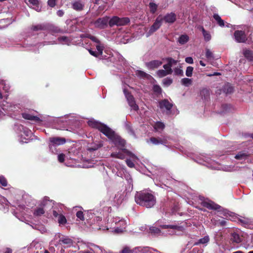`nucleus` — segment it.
<instances>
[{
    "instance_id": "35",
    "label": "nucleus",
    "mask_w": 253,
    "mask_h": 253,
    "mask_svg": "<svg viewBox=\"0 0 253 253\" xmlns=\"http://www.w3.org/2000/svg\"><path fill=\"white\" fill-rule=\"evenodd\" d=\"M199 29L202 32L204 40L206 42L210 41L211 40V36L210 33L209 32L206 31L203 26L200 27Z\"/></svg>"
},
{
    "instance_id": "60",
    "label": "nucleus",
    "mask_w": 253,
    "mask_h": 253,
    "mask_svg": "<svg viewBox=\"0 0 253 253\" xmlns=\"http://www.w3.org/2000/svg\"><path fill=\"white\" fill-rule=\"evenodd\" d=\"M0 184L1 186L5 187L7 185V182L6 178L2 175L0 176Z\"/></svg>"
},
{
    "instance_id": "48",
    "label": "nucleus",
    "mask_w": 253,
    "mask_h": 253,
    "mask_svg": "<svg viewBox=\"0 0 253 253\" xmlns=\"http://www.w3.org/2000/svg\"><path fill=\"white\" fill-rule=\"evenodd\" d=\"M153 90L157 95H160L162 92L161 87L159 85L157 84L153 85Z\"/></svg>"
},
{
    "instance_id": "63",
    "label": "nucleus",
    "mask_w": 253,
    "mask_h": 253,
    "mask_svg": "<svg viewBox=\"0 0 253 253\" xmlns=\"http://www.w3.org/2000/svg\"><path fill=\"white\" fill-rule=\"evenodd\" d=\"M76 216L79 219L81 220H84V215L83 211H77L76 213Z\"/></svg>"
},
{
    "instance_id": "55",
    "label": "nucleus",
    "mask_w": 253,
    "mask_h": 253,
    "mask_svg": "<svg viewBox=\"0 0 253 253\" xmlns=\"http://www.w3.org/2000/svg\"><path fill=\"white\" fill-rule=\"evenodd\" d=\"M102 144L100 143L99 144H95L92 147L87 148V150L89 152H92L97 150L98 148L102 146Z\"/></svg>"
},
{
    "instance_id": "20",
    "label": "nucleus",
    "mask_w": 253,
    "mask_h": 253,
    "mask_svg": "<svg viewBox=\"0 0 253 253\" xmlns=\"http://www.w3.org/2000/svg\"><path fill=\"white\" fill-rule=\"evenodd\" d=\"M66 139L64 137H51L49 138V143H51L52 145L59 146L64 144L66 143Z\"/></svg>"
},
{
    "instance_id": "47",
    "label": "nucleus",
    "mask_w": 253,
    "mask_h": 253,
    "mask_svg": "<svg viewBox=\"0 0 253 253\" xmlns=\"http://www.w3.org/2000/svg\"><path fill=\"white\" fill-rule=\"evenodd\" d=\"M192 80L189 78H183L181 80V84L186 86H188L192 84Z\"/></svg>"
},
{
    "instance_id": "39",
    "label": "nucleus",
    "mask_w": 253,
    "mask_h": 253,
    "mask_svg": "<svg viewBox=\"0 0 253 253\" xmlns=\"http://www.w3.org/2000/svg\"><path fill=\"white\" fill-rule=\"evenodd\" d=\"M156 74L159 78H163L167 75L171 74L169 73L168 71L164 69L159 70L157 71Z\"/></svg>"
},
{
    "instance_id": "45",
    "label": "nucleus",
    "mask_w": 253,
    "mask_h": 253,
    "mask_svg": "<svg viewBox=\"0 0 253 253\" xmlns=\"http://www.w3.org/2000/svg\"><path fill=\"white\" fill-rule=\"evenodd\" d=\"M189 40V37L188 36L186 35H181L178 39V42L181 44H183L186 43Z\"/></svg>"
},
{
    "instance_id": "40",
    "label": "nucleus",
    "mask_w": 253,
    "mask_h": 253,
    "mask_svg": "<svg viewBox=\"0 0 253 253\" xmlns=\"http://www.w3.org/2000/svg\"><path fill=\"white\" fill-rule=\"evenodd\" d=\"M0 87H2L5 92H8L10 89L9 84L6 81L3 80L0 81Z\"/></svg>"
},
{
    "instance_id": "25",
    "label": "nucleus",
    "mask_w": 253,
    "mask_h": 253,
    "mask_svg": "<svg viewBox=\"0 0 253 253\" xmlns=\"http://www.w3.org/2000/svg\"><path fill=\"white\" fill-rule=\"evenodd\" d=\"M250 153L247 150H244L239 151L235 156L234 158L238 160L245 161L248 158Z\"/></svg>"
},
{
    "instance_id": "27",
    "label": "nucleus",
    "mask_w": 253,
    "mask_h": 253,
    "mask_svg": "<svg viewBox=\"0 0 253 253\" xmlns=\"http://www.w3.org/2000/svg\"><path fill=\"white\" fill-rule=\"evenodd\" d=\"M159 107L161 109H165L166 110L169 111L172 107V104L168 100L164 99L159 102Z\"/></svg>"
},
{
    "instance_id": "31",
    "label": "nucleus",
    "mask_w": 253,
    "mask_h": 253,
    "mask_svg": "<svg viewBox=\"0 0 253 253\" xmlns=\"http://www.w3.org/2000/svg\"><path fill=\"white\" fill-rule=\"evenodd\" d=\"M87 247L93 253H102L101 248L97 245L90 243Z\"/></svg>"
},
{
    "instance_id": "9",
    "label": "nucleus",
    "mask_w": 253,
    "mask_h": 253,
    "mask_svg": "<svg viewBox=\"0 0 253 253\" xmlns=\"http://www.w3.org/2000/svg\"><path fill=\"white\" fill-rule=\"evenodd\" d=\"M127 85L123 84V90L127 100L129 106L130 107L131 110L137 111L139 109L138 106L136 104L135 98L133 95L130 93L127 89Z\"/></svg>"
},
{
    "instance_id": "3",
    "label": "nucleus",
    "mask_w": 253,
    "mask_h": 253,
    "mask_svg": "<svg viewBox=\"0 0 253 253\" xmlns=\"http://www.w3.org/2000/svg\"><path fill=\"white\" fill-rule=\"evenodd\" d=\"M195 161L198 164L205 165L211 169H221L225 171H232L234 170V167L231 166L221 167L217 165L214 161H212L210 158L204 156H200L196 157Z\"/></svg>"
},
{
    "instance_id": "53",
    "label": "nucleus",
    "mask_w": 253,
    "mask_h": 253,
    "mask_svg": "<svg viewBox=\"0 0 253 253\" xmlns=\"http://www.w3.org/2000/svg\"><path fill=\"white\" fill-rule=\"evenodd\" d=\"M193 70V67L191 66L187 67L185 72L186 76L188 77H191L192 75Z\"/></svg>"
},
{
    "instance_id": "8",
    "label": "nucleus",
    "mask_w": 253,
    "mask_h": 253,
    "mask_svg": "<svg viewBox=\"0 0 253 253\" xmlns=\"http://www.w3.org/2000/svg\"><path fill=\"white\" fill-rule=\"evenodd\" d=\"M89 39L94 42V46L96 47L97 51H94L91 49H88L89 53L95 57L98 58H103L102 54L103 50L104 49V46L103 44L101 43V42L95 37L94 36H90L89 37Z\"/></svg>"
},
{
    "instance_id": "6",
    "label": "nucleus",
    "mask_w": 253,
    "mask_h": 253,
    "mask_svg": "<svg viewBox=\"0 0 253 253\" xmlns=\"http://www.w3.org/2000/svg\"><path fill=\"white\" fill-rule=\"evenodd\" d=\"M154 174L156 176L157 180H159L160 182L167 187H169V185L173 182V179L163 169H159L155 171Z\"/></svg>"
},
{
    "instance_id": "15",
    "label": "nucleus",
    "mask_w": 253,
    "mask_h": 253,
    "mask_svg": "<svg viewBox=\"0 0 253 253\" xmlns=\"http://www.w3.org/2000/svg\"><path fill=\"white\" fill-rule=\"evenodd\" d=\"M165 209L167 212H169L168 211L170 210L171 214H176V211L179 209V205L178 204H176L173 201L169 202H167L165 204V208H164V210Z\"/></svg>"
},
{
    "instance_id": "30",
    "label": "nucleus",
    "mask_w": 253,
    "mask_h": 253,
    "mask_svg": "<svg viewBox=\"0 0 253 253\" xmlns=\"http://www.w3.org/2000/svg\"><path fill=\"white\" fill-rule=\"evenodd\" d=\"M22 117L26 120L34 121L35 122H40L41 119L37 116L32 115L29 113H23L22 114Z\"/></svg>"
},
{
    "instance_id": "62",
    "label": "nucleus",
    "mask_w": 253,
    "mask_h": 253,
    "mask_svg": "<svg viewBox=\"0 0 253 253\" xmlns=\"http://www.w3.org/2000/svg\"><path fill=\"white\" fill-rule=\"evenodd\" d=\"M133 252H135L134 249L131 250L129 247H126L120 252V253H133Z\"/></svg>"
},
{
    "instance_id": "19",
    "label": "nucleus",
    "mask_w": 253,
    "mask_h": 253,
    "mask_svg": "<svg viewBox=\"0 0 253 253\" xmlns=\"http://www.w3.org/2000/svg\"><path fill=\"white\" fill-rule=\"evenodd\" d=\"M234 36L235 40L237 42H245L247 40V37L245 33L243 31H235Z\"/></svg>"
},
{
    "instance_id": "13",
    "label": "nucleus",
    "mask_w": 253,
    "mask_h": 253,
    "mask_svg": "<svg viewBox=\"0 0 253 253\" xmlns=\"http://www.w3.org/2000/svg\"><path fill=\"white\" fill-rule=\"evenodd\" d=\"M109 20V17L106 16L98 18L94 22L93 24L96 28H98L101 29H104L107 26Z\"/></svg>"
},
{
    "instance_id": "43",
    "label": "nucleus",
    "mask_w": 253,
    "mask_h": 253,
    "mask_svg": "<svg viewBox=\"0 0 253 253\" xmlns=\"http://www.w3.org/2000/svg\"><path fill=\"white\" fill-rule=\"evenodd\" d=\"M243 54L246 58L252 60L253 58V52L249 49H244L243 50Z\"/></svg>"
},
{
    "instance_id": "21",
    "label": "nucleus",
    "mask_w": 253,
    "mask_h": 253,
    "mask_svg": "<svg viewBox=\"0 0 253 253\" xmlns=\"http://www.w3.org/2000/svg\"><path fill=\"white\" fill-rule=\"evenodd\" d=\"M55 237L60 238L59 242L66 245L67 247H71L73 244V241L71 238L68 237L61 236L59 233H57Z\"/></svg>"
},
{
    "instance_id": "26",
    "label": "nucleus",
    "mask_w": 253,
    "mask_h": 253,
    "mask_svg": "<svg viewBox=\"0 0 253 253\" xmlns=\"http://www.w3.org/2000/svg\"><path fill=\"white\" fill-rule=\"evenodd\" d=\"M72 8L78 11H82L84 7V3L80 0H75L71 3Z\"/></svg>"
},
{
    "instance_id": "59",
    "label": "nucleus",
    "mask_w": 253,
    "mask_h": 253,
    "mask_svg": "<svg viewBox=\"0 0 253 253\" xmlns=\"http://www.w3.org/2000/svg\"><path fill=\"white\" fill-rule=\"evenodd\" d=\"M206 57L209 60H211V59H212L213 58V56L212 53L209 49H206Z\"/></svg>"
},
{
    "instance_id": "38",
    "label": "nucleus",
    "mask_w": 253,
    "mask_h": 253,
    "mask_svg": "<svg viewBox=\"0 0 253 253\" xmlns=\"http://www.w3.org/2000/svg\"><path fill=\"white\" fill-rule=\"evenodd\" d=\"M29 4L31 6H33V8L37 11H39L41 8L39 5L38 0H29Z\"/></svg>"
},
{
    "instance_id": "24",
    "label": "nucleus",
    "mask_w": 253,
    "mask_h": 253,
    "mask_svg": "<svg viewBox=\"0 0 253 253\" xmlns=\"http://www.w3.org/2000/svg\"><path fill=\"white\" fill-rule=\"evenodd\" d=\"M16 105L7 101H3L1 105L2 109L5 112L15 111L16 110Z\"/></svg>"
},
{
    "instance_id": "18",
    "label": "nucleus",
    "mask_w": 253,
    "mask_h": 253,
    "mask_svg": "<svg viewBox=\"0 0 253 253\" xmlns=\"http://www.w3.org/2000/svg\"><path fill=\"white\" fill-rule=\"evenodd\" d=\"M45 31L48 32L52 35L55 34L63 33L64 32V31L58 27L49 24H46Z\"/></svg>"
},
{
    "instance_id": "1",
    "label": "nucleus",
    "mask_w": 253,
    "mask_h": 253,
    "mask_svg": "<svg viewBox=\"0 0 253 253\" xmlns=\"http://www.w3.org/2000/svg\"><path fill=\"white\" fill-rule=\"evenodd\" d=\"M87 124L90 126L98 129L119 149L118 152L112 153L111 157L123 160L125 158L126 156H129L130 158L126 159V162L127 166L131 168L134 167V163H137L139 159L137 156L125 148V140L116 133L110 127L93 119L88 120Z\"/></svg>"
},
{
    "instance_id": "49",
    "label": "nucleus",
    "mask_w": 253,
    "mask_h": 253,
    "mask_svg": "<svg viewBox=\"0 0 253 253\" xmlns=\"http://www.w3.org/2000/svg\"><path fill=\"white\" fill-rule=\"evenodd\" d=\"M149 6L151 12L154 13L157 9L158 5L153 2H150Z\"/></svg>"
},
{
    "instance_id": "56",
    "label": "nucleus",
    "mask_w": 253,
    "mask_h": 253,
    "mask_svg": "<svg viewBox=\"0 0 253 253\" xmlns=\"http://www.w3.org/2000/svg\"><path fill=\"white\" fill-rule=\"evenodd\" d=\"M161 227L163 229H176L178 228L177 225H160Z\"/></svg>"
},
{
    "instance_id": "34",
    "label": "nucleus",
    "mask_w": 253,
    "mask_h": 253,
    "mask_svg": "<svg viewBox=\"0 0 253 253\" xmlns=\"http://www.w3.org/2000/svg\"><path fill=\"white\" fill-rule=\"evenodd\" d=\"M46 24H38L33 25L31 28L32 32H38L40 31H45Z\"/></svg>"
},
{
    "instance_id": "7",
    "label": "nucleus",
    "mask_w": 253,
    "mask_h": 253,
    "mask_svg": "<svg viewBox=\"0 0 253 253\" xmlns=\"http://www.w3.org/2000/svg\"><path fill=\"white\" fill-rule=\"evenodd\" d=\"M126 226V221L119 217H115L112 219L111 223V227L114 230V232L116 233H122L125 229Z\"/></svg>"
},
{
    "instance_id": "51",
    "label": "nucleus",
    "mask_w": 253,
    "mask_h": 253,
    "mask_svg": "<svg viewBox=\"0 0 253 253\" xmlns=\"http://www.w3.org/2000/svg\"><path fill=\"white\" fill-rule=\"evenodd\" d=\"M125 128L126 130L127 131L128 133L130 135L135 136V133L134 131L133 130L131 125L129 124H126Z\"/></svg>"
},
{
    "instance_id": "28",
    "label": "nucleus",
    "mask_w": 253,
    "mask_h": 253,
    "mask_svg": "<svg viewBox=\"0 0 253 253\" xmlns=\"http://www.w3.org/2000/svg\"><path fill=\"white\" fill-rule=\"evenodd\" d=\"M124 199V193L122 191L118 192L114 198L113 202L116 205L121 204Z\"/></svg>"
},
{
    "instance_id": "46",
    "label": "nucleus",
    "mask_w": 253,
    "mask_h": 253,
    "mask_svg": "<svg viewBox=\"0 0 253 253\" xmlns=\"http://www.w3.org/2000/svg\"><path fill=\"white\" fill-rule=\"evenodd\" d=\"M58 146H55V145H52L51 143L48 142V148L50 152L52 153L56 154L58 153V150L57 149Z\"/></svg>"
},
{
    "instance_id": "42",
    "label": "nucleus",
    "mask_w": 253,
    "mask_h": 253,
    "mask_svg": "<svg viewBox=\"0 0 253 253\" xmlns=\"http://www.w3.org/2000/svg\"><path fill=\"white\" fill-rule=\"evenodd\" d=\"M213 18L217 22L219 26L223 27L224 26V22L221 19V17L217 14H214L213 15Z\"/></svg>"
},
{
    "instance_id": "14",
    "label": "nucleus",
    "mask_w": 253,
    "mask_h": 253,
    "mask_svg": "<svg viewBox=\"0 0 253 253\" xmlns=\"http://www.w3.org/2000/svg\"><path fill=\"white\" fill-rule=\"evenodd\" d=\"M71 42L70 38L67 36H61L58 38L57 41H51V42H45V44H62L69 45Z\"/></svg>"
},
{
    "instance_id": "23",
    "label": "nucleus",
    "mask_w": 253,
    "mask_h": 253,
    "mask_svg": "<svg viewBox=\"0 0 253 253\" xmlns=\"http://www.w3.org/2000/svg\"><path fill=\"white\" fill-rule=\"evenodd\" d=\"M168 137H151L150 138V141L154 145L163 144L166 146L167 143Z\"/></svg>"
},
{
    "instance_id": "5",
    "label": "nucleus",
    "mask_w": 253,
    "mask_h": 253,
    "mask_svg": "<svg viewBox=\"0 0 253 253\" xmlns=\"http://www.w3.org/2000/svg\"><path fill=\"white\" fill-rule=\"evenodd\" d=\"M14 129L18 134L19 141L21 143H27L32 136L31 130L20 124H15Z\"/></svg>"
},
{
    "instance_id": "11",
    "label": "nucleus",
    "mask_w": 253,
    "mask_h": 253,
    "mask_svg": "<svg viewBox=\"0 0 253 253\" xmlns=\"http://www.w3.org/2000/svg\"><path fill=\"white\" fill-rule=\"evenodd\" d=\"M201 200V204L203 206L210 210H220L221 208L219 205L215 204L213 202L209 200L208 199H204V197H200Z\"/></svg>"
},
{
    "instance_id": "61",
    "label": "nucleus",
    "mask_w": 253,
    "mask_h": 253,
    "mask_svg": "<svg viewBox=\"0 0 253 253\" xmlns=\"http://www.w3.org/2000/svg\"><path fill=\"white\" fill-rule=\"evenodd\" d=\"M163 68L164 70L168 71L169 73L172 74L173 70H172V68L170 66V65L168 62L167 64L163 65Z\"/></svg>"
},
{
    "instance_id": "22",
    "label": "nucleus",
    "mask_w": 253,
    "mask_h": 253,
    "mask_svg": "<svg viewBox=\"0 0 253 253\" xmlns=\"http://www.w3.org/2000/svg\"><path fill=\"white\" fill-rule=\"evenodd\" d=\"M163 64V62L160 60H154L146 62L145 65L149 70H154L160 67Z\"/></svg>"
},
{
    "instance_id": "29",
    "label": "nucleus",
    "mask_w": 253,
    "mask_h": 253,
    "mask_svg": "<svg viewBox=\"0 0 253 253\" xmlns=\"http://www.w3.org/2000/svg\"><path fill=\"white\" fill-rule=\"evenodd\" d=\"M162 18L163 21L164 20L166 23H172L176 20V15L174 13L171 12L168 13Z\"/></svg>"
},
{
    "instance_id": "54",
    "label": "nucleus",
    "mask_w": 253,
    "mask_h": 253,
    "mask_svg": "<svg viewBox=\"0 0 253 253\" xmlns=\"http://www.w3.org/2000/svg\"><path fill=\"white\" fill-rule=\"evenodd\" d=\"M172 83V80L170 78H166L163 79V83L164 85L168 86Z\"/></svg>"
},
{
    "instance_id": "33",
    "label": "nucleus",
    "mask_w": 253,
    "mask_h": 253,
    "mask_svg": "<svg viewBox=\"0 0 253 253\" xmlns=\"http://www.w3.org/2000/svg\"><path fill=\"white\" fill-rule=\"evenodd\" d=\"M210 241V238L209 236H205L204 238L199 239L197 241L193 244V246H197L199 244H204L206 245Z\"/></svg>"
},
{
    "instance_id": "57",
    "label": "nucleus",
    "mask_w": 253,
    "mask_h": 253,
    "mask_svg": "<svg viewBox=\"0 0 253 253\" xmlns=\"http://www.w3.org/2000/svg\"><path fill=\"white\" fill-rule=\"evenodd\" d=\"M135 75L140 78H145L148 75L145 72L141 70L136 71Z\"/></svg>"
},
{
    "instance_id": "2",
    "label": "nucleus",
    "mask_w": 253,
    "mask_h": 253,
    "mask_svg": "<svg viewBox=\"0 0 253 253\" xmlns=\"http://www.w3.org/2000/svg\"><path fill=\"white\" fill-rule=\"evenodd\" d=\"M135 201L140 206L151 208L155 205L156 199L152 193L142 191L136 192L135 195Z\"/></svg>"
},
{
    "instance_id": "52",
    "label": "nucleus",
    "mask_w": 253,
    "mask_h": 253,
    "mask_svg": "<svg viewBox=\"0 0 253 253\" xmlns=\"http://www.w3.org/2000/svg\"><path fill=\"white\" fill-rule=\"evenodd\" d=\"M164 59H165L170 65V66L171 67H172L173 65H176L178 62L177 60H174L171 57H168L165 59H163V60Z\"/></svg>"
},
{
    "instance_id": "36",
    "label": "nucleus",
    "mask_w": 253,
    "mask_h": 253,
    "mask_svg": "<svg viewBox=\"0 0 253 253\" xmlns=\"http://www.w3.org/2000/svg\"><path fill=\"white\" fill-rule=\"evenodd\" d=\"M233 90V87L231 84L229 83L226 84L223 87V91L226 94L232 93Z\"/></svg>"
},
{
    "instance_id": "37",
    "label": "nucleus",
    "mask_w": 253,
    "mask_h": 253,
    "mask_svg": "<svg viewBox=\"0 0 253 253\" xmlns=\"http://www.w3.org/2000/svg\"><path fill=\"white\" fill-rule=\"evenodd\" d=\"M154 128L157 132L162 131L165 128V125L161 122H157L154 125Z\"/></svg>"
},
{
    "instance_id": "58",
    "label": "nucleus",
    "mask_w": 253,
    "mask_h": 253,
    "mask_svg": "<svg viewBox=\"0 0 253 253\" xmlns=\"http://www.w3.org/2000/svg\"><path fill=\"white\" fill-rule=\"evenodd\" d=\"M201 95L202 96H203V95H204V99L206 100L208 98V97L210 95V92H209V91L208 90V89H203L201 91Z\"/></svg>"
},
{
    "instance_id": "50",
    "label": "nucleus",
    "mask_w": 253,
    "mask_h": 253,
    "mask_svg": "<svg viewBox=\"0 0 253 253\" xmlns=\"http://www.w3.org/2000/svg\"><path fill=\"white\" fill-rule=\"evenodd\" d=\"M181 68V66L175 68L173 70L174 75L177 76H183V72Z\"/></svg>"
},
{
    "instance_id": "12",
    "label": "nucleus",
    "mask_w": 253,
    "mask_h": 253,
    "mask_svg": "<svg viewBox=\"0 0 253 253\" xmlns=\"http://www.w3.org/2000/svg\"><path fill=\"white\" fill-rule=\"evenodd\" d=\"M163 21L162 17L159 16L156 19L155 22L151 26L149 31L146 33V37H148L153 33L156 31L161 26Z\"/></svg>"
},
{
    "instance_id": "44",
    "label": "nucleus",
    "mask_w": 253,
    "mask_h": 253,
    "mask_svg": "<svg viewBox=\"0 0 253 253\" xmlns=\"http://www.w3.org/2000/svg\"><path fill=\"white\" fill-rule=\"evenodd\" d=\"M150 232L155 235H159L161 233V231L160 229L156 227H150L149 228Z\"/></svg>"
},
{
    "instance_id": "32",
    "label": "nucleus",
    "mask_w": 253,
    "mask_h": 253,
    "mask_svg": "<svg viewBox=\"0 0 253 253\" xmlns=\"http://www.w3.org/2000/svg\"><path fill=\"white\" fill-rule=\"evenodd\" d=\"M87 247L93 253H102L101 248L97 245L90 243Z\"/></svg>"
},
{
    "instance_id": "16",
    "label": "nucleus",
    "mask_w": 253,
    "mask_h": 253,
    "mask_svg": "<svg viewBox=\"0 0 253 253\" xmlns=\"http://www.w3.org/2000/svg\"><path fill=\"white\" fill-rule=\"evenodd\" d=\"M135 253H160L156 249L150 248L149 247H137L134 248Z\"/></svg>"
},
{
    "instance_id": "41",
    "label": "nucleus",
    "mask_w": 253,
    "mask_h": 253,
    "mask_svg": "<svg viewBox=\"0 0 253 253\" xmlns=\"http://www.w3.org/2000/svg\"><path fill=\"white\" fill-rule=\"evenodd\" d=\"M231 240L233 242L236 243H239L242 242V238L240 237L239 234L236 233H233L232 234Z\"/></svg>"
},
{
    "instance_id": "17",
    "label": "nucleus",
    "mask_w": 253,
    "mask_h": 253,
    "mask_svg": "<svg viewBox=\"0 0 253 253\" xmlns=\"http://www.w3.org/2000/svg\"><path fill=\"white\" fill-rule=\"evenodd\" d=\"M52 213L54 217L57 218V221L60 225H64L67 223L66 217L61 214L60 211H57L55 209H54L52 211Z\"/></svg>"
},
{
    "instance_id": "4",
    "label": "nucleus",
    "mask_w": 253,
    "mask_h": 253,
    "mask_svg": "<svg viewBox=\"0 0 253 253\" xmlns=\"http://www.w3.org/2000/svg\"><path fill=\"white\" fill-rule=\"evenodd\" d=\"M53 202L50 200L47 197H44L39 203L38 207H36L33 211L34 217H40L42 215L45 211L53 207Z\"/></svg>"
},
{
    "instance_id": "64",
    "label": "nucleus",
    "mask_w": 253,
    "mask_h": 253,
    "mask_svg": "<svg viewBox=\"0 0 253 253\" xmlns=\"http://www.w3.org/2000/svg\"><path fill=\"white\" fill-rule=\"evenodd\" d=\"M65 155L63 154H60L58 155V160L60 163L64 162L65 159Z\"/></svg>"
},
{
    "instance_id": "10",
    "label": "nucleus",
    "mask_w": 253,
    "mask_h": 253,
    "mask_svg": "<svg viewBox=\"0 0 253 253\" xmlns=\"http://www.w3.org/2000/svg\"><path fill=\"white\" fill-rule=\"evenodd\" d=\"M129 21V19L127 17L119 18L118 16H114L110 19L109 24L111 27L114 25L123 26L128 24Z\"/></svg>"
}]
</instances>
